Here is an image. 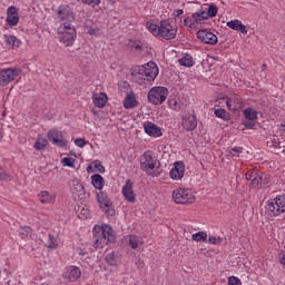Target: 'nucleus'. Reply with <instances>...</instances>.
<instances>
[{
	"label": "nucleus",
	"instance_id": "8",
	"mask_svg": "<svg viewBox=\"0 0 285 285\" xmlns=\"http://www.w3.org/2000/svg\"><path fill=\"white\" fill-rule=\"evenodd\" d=\"M173 199L175 204H193L195 194L191 189L179 188L173 191Z\"/></svg>",
	"mask_w": 285,
	"mask_h": 285
},
{
	"label": "nucleus",
	"instance_id": "41",
	"mask_svg": "<svg viewBox=\"0 0 285 285\" xmlns=\"http://www.w3.org/2000/svg\"><path fill=\"white\" fill-rule=\"evenodd\" d=\"M250 188H262V174H258L249 184Z\"/></svg>",
	"mask_w": 285,
	"mask_h": 285
},
{
	"label": "nucleus",
	"instance_id": "44",
	"mask_svg": "<svg viewBox=\"0 0 285 285\" xmlns=\"http://www.w3.org/2000/svg\"><path fill=\"white\" fill-rule=\"evenodd\" d=\"M94 167L98 173H101V174L106 173V167H104V165L99 160L94 161Z\"/></svg>",
	"mask_w": 285,
	"mask_h": 285
},
{
	"label": "nucleus",
	"instance_id": "23",
	"mask_svg": "<svg viewBox=\"0 0 285 285\" xmlns=\"http://www.w3.org/2000/svg\"><path fill=\"white\" fill-rule=\"evenodd\" d=\"M4 46L9 50H14V48H19V46H21V40L14 36H4Z\"/></svg>",
	"mask_w": 285,
	"mask_h": 285
},
{
	"label": "nucleus",
	"instance_id": "18",
	"mask_svg": "<svg viewBox=\"0 0 285 285\" xmlns=\"http://www.w3.org/2000/svg\"><path fill=\"white\" fill-rule=\"evenodd\" d=\"M7 23L8 26H17L19 23V12H17V7H9L7 10Z\"/></svg>",
	"mask_w": 285,
	"mask_h": 285
},
{
	"label": "nucleus",
	"instance_id": "1",
	"mask_svg": "<svg viewBox=\"0 0 285 285\" xmlns=\"http://www.w3.org/2000/svg\"><path fill=\"white\" fill-rule=\"evenodd\" d=\"M147 30L154 35V37H161L167 41L175 39L177 37V28L170 23L168 20H161L159 24L148 21L146 23Z\"/></svg>",
	"mask_w": 285,
	"mask_h": 285
},
{
	"label": "nucleus",
	"instance_id": "35",
	"mask_svg": "<svg viewBox=\"0 0 285 285\" xmlns=\"http://www.w3.org/2000/svg\"><path fill=\"white\" fill-rule=\"evenodd\" d=\"M46 146H48V140H46L45 138H38L35 142L33 148H36V150H46Z\"/></svg>",
	"mask_w": 285,
	"mask_h": 285
},
{
	"label": "nucleus",
	"instance_id": "15",
	"mask_svg": "<svg viewBox=\"0 0 285 285\" xmlns=\"http://www.w3.org/2000/svg\"><path fill=\"white\" fill-rule=\"evenodd\" d=\"M196 35L197 39L203 41V43H209V46H215L217 43V37L212 31L198 30Z\"/></svg>",
	"mask_w": 285,
	"mask_h": 285
},
{
	"label": "nucleus",
	"instance_id": "51",
	"mask_svg": "<svg viewBox=\"0 0 285 285\" xmlns=\"http://www.w3.org/2000/svg\"><path fill=\"white\" fill-rule=\"evenodd\" d=\"M75 144L78 146V148H83V146H86V140L83 138H77Z\"/></svg>",
	"mask_w": 285,
	"mask_h": 285
},
{
	"label": "nucleus",
	"instance_id": "28",
	"mask_svg": "<svg viewBox=\"0 0 285 285\" xmlns=\"http://www.w3.org/2000/svg\"><path fill=\"white\" fill-rule=\"evenodd\" d=\"M91 184L97 190H104V184H106V181L101 175L95 174L91 176Z\"/></svg>",
	"mask_w": 285,
	"mask_h": 285
},
{
	"label": "nucleus",
	"instance_id": "46",
	"mask_svg": "<svg viewBox=\"0 0 285 285\" xmlns=\"http://www.w3.org/2000/svg\"><path fill=\"white\" fill-rule=\"evenodd\" d=\"M244 148L242 147H234L229 150L230 157H239V153H242Z\"/></svg>",
	"mask_w": 285,
	"mask_h": 285
},
{
	"label": "nucleus",
	"instance_id": "36",
	"mask_svg": "<svg viewBox=\"0 0 285 285\" xmlns=\"http://www.w3.org/2000/svg\"><path fill=\"white\" fill-rule=\"evenodd\" d=\"M71 193L73 195H79V193H83V185H81L79 180H73Z\"/></svg>",
	"mask_w": 285,
	"mask_h": 285
},
{
	"label": "nucleus",
	"instance_id": "11",
	"mask_svg": "<svg viewBox=\"0 0 285 285\" xmlns=\"http://www.w3.org/2000/svg\"><path fill=\"white\" fill-rule=\"evenodd\" d=\"M97 200L101 210H104V213H106V215L109 217H114L115 208H112V203L110 202V198H108V195H106L104 191H100L97 194Z\"/></svg>",
	"mask_w": 285,
	"mask_h": 285
},
{
	"label": "nucleus",
	"instance_id": "53",
	"mask_svg": "<svg viewBox=\"0 0 285 285\" xmlns=\"http://www.w3.org/2000/svg\"><path fill=\"white\" fill-rule=\"evenodd\" d=\"M99 32V29H89L88 35L95 36Z\"/></svg>",
	"mask_w": 285,
	"mask_h": 285
},
{
	"label": "nucleus",
	"instance_id": "49",
	"mask_svg": "<svg viewBox=\"0 0 285 285\" xmlns=\"http://www.w3.org/2000/svg\"><path fill=\"white\" fill-rule=\"evenodd\" d=\"M82 3H86L87 6H99L101 0H82Z\"/></svg>",
	"mask_w": 285,
	"mask_h": 285
},
{
	"label": "nucleus",
	"instance_id": "26",
	"mask_svg": "<svg viewBox=\"0 0 285 285\" xmlns=\"http://www.w3.org/2000/svg\"><path fill=\"white\" fill-rule=\"evenodd\" d=\"M92 101L97 108H104L108 102V96H106V94H100V95L94 94Z\"/></svg>",
	"mask_w": 285,
	"mask_h": 285
},
{
	"label": "nucleus",
	"instance_id": "12",
	"mask_svg": "<svg viewBox=\"0 0 285 285\" xmlns=\"http://www.w3.org/2000/svg\"><path fill=\"white\" fill-rule=\"evenodd\" d=\"M140 71L145 75L147 81H155L157 75H159V68L155 62H148L140 68Z\"/></svg>",
	"mask_w": 285,
	"mask_h": 285
},
{
	"label": "nucleus",
	"instance_id": "2",
	"mask_svg": "<svg viewBox=\"0 0 285 285\" xmlns=\"http://www.w3.org/2000/svg\"><path fill=\"white\" fill-rule=\"evenodd\" d=\"M94 233L95 248H104V246H108V244L115 242V232H112V227L108 224H104L102 226L96 225Z\"/></svg>",
	"mask_w": 285,
	"mask_h": 285
},
{
	"label": "nucleus",
	"instance_id": "22",
	"mask_svg": "<svg viewBox=\"0 0 285 285\" xmlns=\"http://www.w3.org/2000/svg\"><path fill=\"white\" fill-rule=\"evenodd\" d=\"M206 19H208V13L204 10H198L197 12L191 14L190 28H193L195 23H202V21H206Z\"/></svg>",
	"mask_w": 285,
	"mask_h": 285
},
{
	"label": "nucleus",
	"instance_id": "59",
	"mask_svg": "<svg viewBox=\"0 0 285 285\" xmlns=\"http://www.w3.org/2000/svg\"><path fill=\"white\" fill-rule=\"evenodd\" d=\"M124 83H125V86L128 85V82H126V81Z\"/></svg>",
	"mask_w": 285,
	"mask_h": 285
},
{
	"label": "nucleus",
	"instance_id": "38",
	"mask_svg": "<svg viewBox=\"0 0 285 285\" xmlns=\"http://www.w3.org/2000/svg\"><path fill=\"white\" fill-rule=\"evenodd\" d=\"M259 171H257L256 169H250L245 174V179H247V181L253 183V180L258 176Z\"/></svg>",
	"mask_w": 285,
	"mask_h": 285
},
{
	"label": "nucleus",
	"instance_id": "3",
	"mask_svg": "<svg viewBox=\"0 0 285 285\" xmlns=\"http://www.w3.org/2000/svg\"><path fill=\"white\" fill-rule=\"evenodd\" d=\"M265 213L269 217H279L285 213V195L277 196L265 206Z\"/></svg>",
	"mask_w": 285,
	"mask_h": 285
},
{
	"label": "nucleus",
	"instance_id": "32",
	"mask_svg": "<svg viewBox=\"0 0 285 285\" xmlns=\"http://www.w3.org/2000/svg\"><path fill=\"white\" fill-rule=\"evenodd\" d=\"M245 119L249 121H255L257 119V110L253 109V107L246 108L244 111Z\"/></svg>",
	"mask_w": 285,
	"mask_h": 285
},
{
	"label": "nucleus",
	"instance_id": "6",
	"mask_svg": "<svg viewBox=\"0 0 285 285\" xmlns=\"http://www.w3.org/2000/svg\"><path fill=\"white\" fill-rule=\"evenodd\" d=\"M58 37L65 46H72L77 39V29L75 27H59Z\"/></svg>",
	"mask_w": 285,
	"mask_h": 285
},
{
	"label": "nucleus",
	"instance_id": "54",
	"mask_svg": "<svg viewBox=\"0 0 285 285\" xmlns=\"http://www.w3.org/2000/svg\"><path fill=\"white\" fill-rule=\"evenodd\" d=\"M181 14H184V10L181 9L176 10V13H175L176 17H181Z\"/></svg>",
	"mask_w": 285,
	"mask_h": 285
},
{
	"label": "nucleus",
	"instance_id": "48",
	"mask_svg": "<svg viewBox=\"0 0 285 285\" xmlns=\"http://www.w3.org/2000/svg\"><path fill=\"white\" fill-rule=\"evenodd\" d=\"M228 284L229 285H242V281L235 276H230L228 278Z\"/></svg>",
	"mask_w": 285,
	"mask_h": 285
},
{
	"label": "nucleus",
	"instance_id": "9",
	"mask_svg": "<svg viewBox=\"0 0 285 285\" xmlns=\"http://www.w3.org/2000/svg\"><path fill=\"white\" fill-rule=\"evenodd\" d=\"M47 139L58 148H66V146H68V139H66V136H63V131L58 129H50L47 132Z\"/></svg>",
	"mask_w": 285,
	"mask_h": 285
},
{
	"label": "nucleus",
	"instance_id": "33",
	"mask_svg": "<svg viewBox=\"0 0 285 285\" xmlns=\"http://www.w3.org/2000/svg\"><path fill=\"white\" fill-rule=\"evenodd\" d=\"M193 242H207L208 239V234L206 232H198L196 234L191 235Z\"/></svg>",
	"mask_w": 285,
	"mask_h": 285
},
{
	"label": "nucleus",
	"instance_id": "24",
	"mask_svg": "<svg viewBox=\"0 0 285 285\" xmlns=\"http://www.w3.org/2000/svg\"><path fill=\"white\" fill-rule=\"evenodd\" d=\"M226 105L229 110L235 111V110H239V108L244 106V102L238 97H232V98H227Z\"/></svg>",
	"mask_w": 285,
	"mask_h": 285
},
{
	"label": "nucleus",
	"instance_id": "21",
	"mask_svg": "<svg viewBox=\"0 0 285 285\" xmlns=\"http://www.w3.org/2000/svg\"><path fill=\"white\" fill-rule=\"evenodd\" d=\"M65 277L69 278V282H77L79 277H81V269L76 266H71L67 268V272L65 273Z\"/></svg>",
	"mask_w": 285,
	"mask_h": 285
},
{
	"label": "nucleus",
	"instance_id": "50",
	"mask_svg": "<svg viewBox=\"0 0 285 285\" xmlns=\"http://www.w3.org/2000/svg\"><path fill=\"white\" fill-rule=\"evenodd\" d=\"M245 128H248V130H253L255 128V120H246L244 121Z\"/></svg>",
	"mask_w": 285,
	"mask_h": 285
},
{
	"label": "nucleus",
	"instance_id": "20",
	"mask_svg": "<svg viewBox=\"0 0 285 285\" xmlns=\"http://www.w3.org/2000/svg\"><path fill=\"white\" fill-rule=\"evenodd\" d=\"M125 239L128 242V246L129 248H132V250H137L139 246H144V240L137 235H128Z\"/></svg>",
	"mask_w": 285,
	"mask_h": 285
},
{
	"label": "nucleus",
	"instance_id": "47",
	"mask_svg": "<svg viewBox=\"0 0 285 285\" xmlns=\"http://www.w3.org/2000/svg\"><path fill=\"white\" fill-rule=\"evenodd\" d=\"M261 177H262L261 188L262 186H268V184L271 183V177H268V175L266 174H261Z\"/></svg>",
	"mask_w": 285,
	"mask_h": 285
},
{
	"label": "nucleus",
	"instance_id": "13",
	"mask_svg": "<svg viewBox=\"0 0 285 285\" xmlns=\"http://www.w3.org/2000/svg\"><path fill=\"white\" fill-rule=\"evenodd\" d=\"M121 194H122V197H125L126 202H129V204H135V202H137L135 191L132 190V180L127 179L125 181Z\"/></svg>",
	"mask_w": 285,
	"mask_h": 285
},
{
	"label": "nucleus",
	"instance_id": "10",
	"mask_svg": "<svg viewBox=\"0 0 285 285\" xmlns=\"http://www.w3.org/2000/svg\"><path fill=\"white\" fill-rule=\"evenodd\" d=\"M19 75H21V69L19 68H7L0 70V86H8V83L14 81Z\"/></svg>",
	"mask_w": 285,
	"mask_h": 285
},
{
	"label": "nucleus",
	"instance_id": "16",
	"mask_svg": "<svg viewBox=\"0 0 285 285\" xmlns=\"http://www.w3.org/2000/svg\"><path fill=\"white\" fill-rule=\"evenodd\" d=\"M184 173H186V165H184V161H176L174 164V168L169 173L170 179H174V180L183 179Z\"/></svg>",
	"mask_w": 285,
	"mask_h": 285
},
{
	"label": "nucleus",
	"instance_id": "39",
	"mask_svg": "<svg viewBox=\"0 0 285 285\" xmlns=\"http://www.w3.org/2000/svg\"><path fill=\"white\" fill-rule=\"evenodd\" d=\"M222 242H224V239L219 236H209L207 238L206 244H214V246H219V244H222Z\"/></svg>",
	"mask_w": 285,
	"mask_h": 285
},
{
	"label": "nucleus",
	"instance_id": "55",
	"mask_svg": "<svg viewBox=\"0 0 285 285\" xmlns=\"http://www.w3.org/2000/svg\"><path fill=\"white\" fill-rule=\"evenodd\" d=\"M261 68H262L263 71L268 70V66L266 63H263Z\"/></svg>",
	"mask_w": 285,
	"mask_h": 285
},
{
	"label": "nucleus",
	"instance_id": "14",
	"mask_svg": "<svg viewBox=\"0 0 285 285\" xmlns=\"http://www.w3.org/2000/svg\"><path fill=\"white\" fill-rule=\"evenodd\" d=\"M181 126L184 130H187V132H193V130L197 128V116L193 114H187L183 116Z\"/></svg>",
	"mask_w": 285,
	"mask_h": 285
},
{
	"label": "nucleus",
	"instance_id": "31",
	"mask_svg": "<svg viewBox=\"0 0 285 285\" xmlns=\"http://www.w3.org/2000/svg\"><path fill=\"white\" fill-rule=\"evenodd\" d=\"M39 198L41 204H52V202H55V196L50 195L48 191H41Z\"/></svg>",
	"mask_w": 285,
	"mask_h": 285
},
{
	"label": "nucleus",
	"instance_id": "25",
	"mask_svg": "<svg viewBox=\"0 0 285 285\" xmlns=\"http://www.w3.org/2000/svg\"><path fill=\"white\" fill-rule=\"evenodd\" d=\"M227 27L232 30H237L238 32H242V35H246L248 30L246 29V26H244L239 20H230L227 22Z\"/></svg>",
	"mask_w": 285,
	"mask_h": 285
},
{
	"label": "nucleus",
	"instance_id": "30",
	"mask_svg": "<svg viewBox=\"0 0 285 285\" xmlns=\"http://www.w3.org/2000/svg\"><path fill=\"white\" fill-rule=\"evenodd\" d=\"M105 262L109 266H117V264H119V253L111 252V253L107 254L105 257Z\"/></svg>",
	"mask_w": 285,
	"mask_h": 285
},
{
	"label": "nucleus",
	"instance_id": "40",
	"mask_svg": "<svg viewBox=\"0 0 285 285\" xmlns=\"http://www.w3.org/2000/svg\"><path fill=\"white\" fill-rule=\"evenodd\" d=\"M217 12H218V9H217V6H215V4H209V7H208V10L206 11V13H207V19L210 17V18H213V17H217Z\"/></svg>",
	"mask_w": 285,
	"mask_h": 285
},
{
	"label": "nucleus",
	"instance_id": "27",
	"mask_svg": "<svg viewBox=\"0 0 285 285\" xmlns=\"http://www.w3.org/2000/svg\"><path fill=\"white\" fill-rule=\"evenodd\" d=\"M147 80L144 71L139 69L138 71L131 72V81L138 83L139 86H144L145 81Z\"/></svg>",
	"mask_w": 285,
	"mask_h": 285
},
{
	"label": "nucleus",
	"instance_id": "45",
	"mask_svg": "<svg viewBox=\"0 0 285 285\" xmlns=\"http://www.w3.org/2000/svg\"><path fill=\"white\" fill-rule=\"evenodd\" d=\"M32 233V227L30 226H24L20 228V235H22V237H28V235H30Z\"/></svg>",
	"mask_w": 285,
	"mask_h": 285
},
{
	"label": "nucleus",
	"instance_id": "4",
	"mask_svg": "<svg viewBox=\"0 0 285 285\" xmlns=\"http://www.w3.org/2000/svg\"><path fill=\"white\" fill-rule=\"evenodd\" d=\"M57 17L62 23L59 28H75V12L68 6H60L57 10Z\"/></svg>",
	"mask_w": 285,
	"mask_h": 285
},
{
	"label": "nucleus",
	"instance_id": "7",
	"mask_svg": "<svg viewBox=\"0 0 285 285\" xmlns=\"http://www.w3.org/2000/svg\"><path fill=\"white\" fill-rule=\"evenodd\" d=\"M157 166V158L153 157V155L145 153L141 156V168L147 175L150 177H159V173L155 171V167Z\"/></svg>",
	"mask_w": 285,
	"mask_h": 285
},
{
	"label": "nucleus",
	"instance_id": "29",
	"mask_svg": "<svg viewBox=\"0 0 285 285\" xmlns=\"http://www.w3.org/2000/svg\"><path fill=\"white\" fill-rule=\"evenodd\" d=\"M178 63L185 68H193V66H195V60H193V56H190V53H185L180 59H178Z\"/></svg>",
	"mask_w": 285,
	"mask_h": 285
},
{
	"label": "nucleus",
	"instance_id": "42",
	"mask_svg": "<svg viewBox=\"0 0 285 285\" xmlns=\"http://www.w3.org/2000/svg\"><path fill=\"white\" fill-rule=\"evenodd\" d=\"M168 106L171 110H180L181 109V105L175 98L168 100Z\"/></svg>",
	"mask_w": 285,
	"mask_h": 285
},
{
	"label": "nucleus",
	"instance_id": "37",
	"mask_svg": "<svg viewBox=\"0 0 285 285\" xmlns=\"http://www.w3.org/2000/svg\"><path fill=\"white\" fill-rule=\"evenodd\" d=\"M48 248L55 249L59 247V240L52 236V234L48 235Z\"/></svg>",
	"mask_w": 285,
	"mask_h": 285
},
{
	"label": "nucleus",
	"instance_id": "43",
	"mask_svg": "<svg viewBox=\"0 0 285 285\" xmlns=\"http://www.w3.org/2000/svg\"><path fill=\"white\" fill-rule=\"evenodd\" d=\"M62 164L69 168H75V158L66 157L62 159Z\"/></svg>",
	"mask_w": 285,
	"mask_h": 285
},
{
	"label": "nucleus",
	"instance_id": "17",
	"mask_svg": "<svg viewBox=\"0 0 285 285\" xmlns=\"http://www.w3.org/2000/svg\"><path fill=\"white\" fill-rule=\"evenodd\" d=\"M146 135L149 137H161V127L155 125V122L147 121L144 124Z\"/></svg>",
	"mask_w": 285,
	"mask_h": 285
},
{
	"label": "nucleus",
	"instance_id": "52",
	"mask_svg": "<svg viewBox=\"0 0 285 285\" xmlns=\"http://www.w3.org/2000/svg\"><path fill=\"white\" fill-rule=\"evenodd\" d=\"M6 177H8V173H6L4 169L0 167V178L6 179Z\"/></svg>",
	"mask_w": 285,
	"mask_h": 285
},
{
	"label": "nucleus",
	"instance_id": "19",
	"mask_svg": "<svg viewBox=\"0 0 285 285\" xmlns=\"http://www.w3.org/2000/svg\"><path fill=\"white\" fill-rule=\"evenodd\" d=\"M139 106V101H137V97L134 92L128 94L124 99V108L126 110H130L132 108H137Z\"/></svg>",
	"mask_w": 285,
	"mask_h": 285
},
{
	"label": "nucleus",
	"instance_id": "57",
	"mask_svg": "<svg viewBox=\"0 0 285 285\" xmlns=\"http://www.w3.org/2000/svg\"><path fill=\"white\" fill-rule=\"evenodd\" d=\"M90 170H92V166L87 167V173H90Z\"/></svg>",
	"mask_w": 285,
	"mask_h": 285
},
{
	"label": "nucleus",
	"instance_id": "5",
	"mask_svg": "<svg viewBox=\"0 0 285 285\" xmlns=\"http://www.w3.org/2000/svg\"><path fill=\"white\" fill-rule=\"evenodd\" d=\"M148 101L154 106H161L163 102L168 98V88L166 87H154L148 91Z\"/></svg>",
	"mask_w": 285,
	"mask_h": 285
},
{
	"label": "nucleus",
	"instance_id": "56",
	"mask_svg": "<svg viewBox=\"0 0 285 285\" xmlns=\"http://www.w3.org/2000/svg\"><path fill=\"white\" fill-rule=\"evenodd\" d=\"M134 48L135 50H141V45H136Z\"/></svg>",
	"mask_w": 285,
	"mask_h": 285
},
{
	"label": "nucleus",
	"instance_id": "58",
	"mask_svg": "<svg viewBox=\"0 0 285 285\" xmlns=\"http://www.w3.org/2000/svg\"><path fill=\"white\" fill-rule=\"evenodd\" d=\"M186 21H188V18L185 19V23H186Z\"/></svg>",
	"mask_w": 285,
	"mask_h": 285
},
{
	"label": "nucleus",
	"instance_id": "34",
	"mask_svg": "<svg viewBox=\"0 0 285 285\" xmlns=\"http://www.w3.org/2000/svg\"><path fill=\"white\" fill-rule=\"evenodd\" d=\"M214 115H216L218 119H224V121H228V119H230V114H228L226 109H216L214 111Z\"/></svg>",
	"mask_w": 285,
	"mask_h": 285
}]
</instances>
